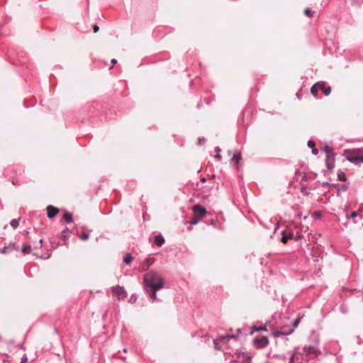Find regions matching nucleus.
I'll list each match as a JSON object with an SVG mask.
<instances>
[{
  "label": "nucleus",
  "mask_w": 363,
  "mask_h": 363,
  "mask_svg": "<svg viewBox=\"0 0 363 363\" xmlns=\"http://www.w3.org/2000/svg\"><path fill=\"white\" fill-rule=\"evenodd\" d=\"M164 286V279L157 272L151 270L144 275V288L152 301L157 300V291Z\"/></svg>",
  "instance_id": "1"
},
{
  "label": "nucleus",
  "mask_w": 363,
  "mask_h": 363,
  "mask_svg": "<svg viewBox=\"0 0 363 363\" xmlns=\"http://www.w3.org/2000/svg\"><path fill=\"white\" fill-rule=\"evenodd\" d=\"M298 348L294 349V352L291 354L289 363H303V361H307L309 359L316 357L320 354V352L316 347L305 346L303 350L305 357H302L301 359L299 360L298 357Z\"/></svg>",
  "instance_id": "2"
},
{
  "label": "nucleus",
  "mask_w": 363,
  "mask_h": 363,
  "mask_svg": "<svg viewBox=\"0 0 363 363\" xmlns=\"http://www.w3.org/2000/svg\"><path fill=\"white\" fill-rule=\"evenodd\" d=\"M343 156L354 164H359L363 163V147L357 149L345 150Z\"/></svg>",
  "instance_id": "3"
},
{
  "label": "nucleus",
  "mask_w": 363,
  "mask_h": 363,
  "mask_svg": "<svg viewBox=\"0 0 363 363\" xmlns=\"http://www.w3.org/2000/svg\"><path fill=\"white\" fill-rule=\"evenodd\" d=\"M193 217L190 221L191 225H196L207 214L206 209L200 204H196L192 207Z\"/></svg>",
  "instance_id": "4"
},
{
  "label": "nucleus",
  "mask_w": 363,
  "mask_h": 363,
  "mask_svg": "<svg viewBox=\"0 0 363 363\" xmlns=\"http://www.w3.org/2000/svg\"><path fill=\"white\" fill-rule=\"evenodd\" d=\"M113 295L117 298L118 300H123L127 297V292L125 289L120 286H113L111 288Z\"/></svg>",
  "instance_id": "5"
},
{
  "label": "nucleus",
  "mask_w": 363,
  "mask_h": 363,
  "mask_svg": "<svg viewBox=\"0 0 363 363\" xmlns=\"http://www.w3.org/2000/svg\"><path fill=\"white\" fill-rule=\"evenodd\" d=\"M254 344L257 348H264L269 345V340L266 336L257 337L254 339Z\"/></svg>",
  "instance_id": "6"
},
{
  "label": "nucleus",
  "mask_w": 363,
  "mask_h": 363,
  "mask_svg": "<svg viewBox=\"0 0 363 363\" xmlns=\"http://www.w3.org/2000/svg\"><path fill=\"white\" fill-rule=\"evenodd\" d=\"M234 336L233 335H221L218 337L216 340H214V345L215 347L217 350H220V347H218L219 343H225L228 341L230 338H233Z\"/></svg>",
  "instance_id": "7"
},
{
  "label": "nucleus",
  "mask_w": 363,
  "mask_h": 363,
  "mask_svg": "<svg viewBox=\"0 0 363 363\" xmlns=\"http://www.w3.org/2000/svg\"><path fill=\"white\" fill-rule=\"evenodd\" d=\"M335 155H326L325 164L329 170H332L335 167Z\"/></svg>",
  "instance_id": "8"
},
{
  "label": "nucleus",
  "mask_w": 363,
  "mask_h": 363,
  "mask_svg": "<svg viewBox=\"0 0 363 363\" xmlns=\"http://www.w3.org/2000/svg\"><path fill=\"white\" fill-rule=\"evenodd\" d=\"M47 216L49 218H53L55 216H56L59 213V208L52 206L49 205L47 206Z\"/></svg>",
  "instance_id": "9"
},
{
  "label": "nucleus",
  "mask_w": 363,
  "mask_h": 363,
  "mask_svg": "<svg viewBox=\"0 0 363 363\" xmlns=\"http://www.w3.org/2000/svg\"><path fill=\"white\" fill-rule=\"evenodd\" d=\"M320 86H323V82L315 83L311 89V92L315 97L318 96Z\"/></svg>",
  "instance_id": "10"
},
{
  "label": "nucleus",
  "mask_w": 363,
  "mask_h": 363,
  "mask_svg": "<svg viewBox=\"0 0 363 363\" xmlns=\"http://www.w3.org/2000/svg\"><path fill=\"white\" fill-rule=\"evenodd\" d=\"M294 332V329H289V331H281V330H274L272 331V335L274 337H279L281 335H290Z\"/></svg>",
  "instance_id": "11"
},
{
  "label": "nucleus",
  "mask_w": 363,
  "mask_h": 363,
  "mask_svg": "<svg viewBox=\"0 0 363 363\" xmlns=\"http://www.w3.org/2000/svg\"><path fill=\"white\" fill-rule=\"evenodd\" d=\"M292 236H293V235L291 233H286L285 231L283 232L281 242L283 243L286 244L289 240H291L292 238Z\"/></svg>",
  "instance_id": "12"
},
{
  "label": "nucleus",
  "mask_w": 363,
  "mask_h": 363,
  "mask_svg": "<svg viewBox=\"0 0 363 363\" xmlns=\"http://www.w3.org/2000/svg\"><path fill=\"white\" fill-rule=\"evenodd\" d=\"M154 242L156 245L160 247L164 243V239L161 235H159L155 237Z\"/></svg>",
  "instance_id": "13"
},
{
  "label": "nucleus",
  "mask_w": 363,
  "mask_h": 363,
  "mask_svg": "<svg viewBox=\"0 0 363 363\" xmlns=\"http://www.w3.org/2000/svg\"><path fill=\"white\" fill-rule=\"evenodd\" d=\"M241 159V154L240 152H236L233 156L232 162L234 163L235 165L238 167Z\"/></svg>",
  "instance_id": "14"
},
{
  "label": "nucleus",
  "mask_w": 363,
  "mask_h": 363,
  "mask_svg": "<svg viewBox=\"0 0 363 363\" xmlns=\"http://www.w3.org/2000/svg\"><path fill=\"white\" fill-rule=\"evenodd\" d=\"M90 231L91 230H84L81 233H78V236L81 240H86L89 238Z\"/></svg>",
  "instance_id": "15"
},
{
  "label": "nucleus",
  "mask_w": 363,
  "mask_h": 363,
  "mask_svg": "<svg viewBox=\"0 0 363 363\" xmlns=\"http://www.w3.org/2000/svg\"><path fill=\"white\" fill-rule=\"evenodd\" d=\"M63 219L67 223H71L73 222V218L72 215L66 211L63 215Z\"/></svg>",
  "instance_id": "16"
},
{
  "label": "nucleus",
  "mask_w": 363,
  "mask_h": 363,
  "mask_svg": "<svg viewBox=\"0 0 363 363\" xmlns=\"http://www.w3.org/2000/svg\"><path fill=\"white\" fill-rule=\"evenodd\" d=\"M320 91H322L325 95L328 96L330 94L331 91V89L330 86H326L325 84L323 82V86H320Z\"/></svg>",
  "instance_id": "17"
},
{
  "label": "nucleus",
  "mask_w": 363,
  "mask_h": 363,
  "mask_svg": "<svg viewBox=\"0 0 363 363\" xmlns=\"http://www.w3.org/2000/svg\"><path fill=\"white\" fill-rule=\"evenodd\" d=\"M323 150L324 151V152H325L326 155H335L334 153L333 147H331L330 146L325 145L323 148Z\"/></svg>",
  "instance_id": "18"
},
{
  "label": "nucleus",
  "mask_w": 363,
  "mask_h": 363,
  "mask_svg": "<svg viewBox=\"0 0 363 363\" xmlns=\"http://www.w3.org/2000/svg\"><path fill=\"white\" fill-rule=\"evenodd\" d=\"M267 325H262V326H253L252 328V333L255 331H267Z\"/></svg>",
  "instance_id": "19"
},
{
  "label": "nucleus",
  "mask_w": 363,
  "mask_h": 363,
  "mask_svg": "<svg viewBox=\"0 0 363 363\" xmlns=\"http://www.w3.org/2000/svg\"><path fill=\"white\" fill-rule=\"evenodd\" d=\"M22 252L24 254V255H27V254H29L31 251V247L30 245H27V244H24L22 246Z\"/></svg>",
  "instance_id": "20"
},
{
  "label": "nucleus",
  "mask_w": 363,
  "mask_h": 363,
  "mask_svg": "<svg viewBox=\"0 0 363 363\" xmlns=\"http://www.w3.org/2000/svg\"><path fill=\"white\" fill-rule=\"evenodd\" d=\"M133 261V257L132 255L130 254V253H127L125 257H124V259H123V262L126 264H130L131 263V262Z\"/></svg>",
  "instance_id": "21"
},
{
  "label": "nucleus",
  "mask_w": 363,
  "mask_h": 363,
  "mask_svg": "<svg viewBox=\"0 0 363 363\" xmlns=\"http://www.w3.org/2000/svg\"><path fill=\"white\" fill-rule=\"evenodd\" d=\"M337 177L338 179L342 182H345L347 180L346 174L342 171H339L337 172Z\"/></svg>",
  "instance_id": "22"
},
{
  "label": "nucleus",
  "mask_w": 363,
  "mask_h": 363,
  "mask_svg": "<svg viewBox=\"0 0 363 363\" xmlns=\"http://www.w3.org/2000/svg\"><path fill=\"white\" fill-rule=\"evenodd\" d=\"M10 225L12 228L16 229L19 225V221L18 219H13L11 221Z\"/></svg>",
  "instance_id": "23"
},
{
  "label": "nucleus",
  "mask_w": 363,
  "mask_h": 363,
  "mask_svg": "<svg viewBox=\"0 0 363 363\" xmlns=\"http://www.w3.org/2000/svg\"><path fill=\"white\" fill-rule=\"evenodd\" d=\"M69 233L68 228H65L62 232V238L65 240L67 239V235Z\"/></svg>",
  "instance_id": "24"
},
{
  "label": "nucleus",
  "mask_w": 363,
  "mask_h": 363,
  "mask_svg": "<svg viewBox=\"0 0 363 363\" xmlns=\"http://www.w3.org/2000/svg\"><path fill=\"white\" fill-rule=\"evenodd\" d=\"M358 216V213L356 211H353L352 212L350 215H347V218L349 219V218H356L357 216Z\"/></svg>",
  "instance_id": "25"
},
{
  "label": "nucleus",
  "mask_w": 363,
  "mask_h": 363,
  "mask_svg": "<svg viewBox=\"0 0 363 363\" xmlns=\"http://www.w3.org/2000/svg\"><path fill=\"white\" fill-rule=\"evenodd\" d=\"M308 146L311 149L314 148L315 147V143L313 140H309L308 142Z\"/></svg>",
  "instance_id": "26"
},
{
  "label": "nucleus",
  "mask_w": 363,
  "mask_h": 363,
  "mask_svg": "<svg viewBox=\"0 0 363 363\" xmlns=\"http://www.w3.org/2000/svg\"><path fill=\"white\" fill-rule=\"evenodd\" d=\"M10 247H4L1 249H0V253H2V254H6L7 253L9 250Z\"/></svg>",
  "instance_id": "27"
},
{
  "label": "nucleus",
  "mask_w": 363,
  "mask_h": 363,
  "mask_svg": "<svg viewBox=\"0 0 363 363\" xmlns=\"http://www.w3.org/2000/svg\"><path fill=\"white\" fill-rule=\"evenodd\" d=\"M305 13L306 16H308V17H311L312 16V14H313V11L312 10H311L310 9H306L305 10Z\"/></svg>",
  "instance_id": "28"
},
{
  "label": "nucleus",
  "mask_w": 363,
  "mask_h": 363,
  "mask_svg": "<svg viewBox=\"0 0 363 363\" xmlns=\"http://www.w3.org/2000/svg\"><path fill=\"white\" fill-rule=\"evenodd\" d=\"M300 323V318H297L295 320V321L293 323V328L294 330L295 328L298 327V324Z\"/></svg>",
  "instance_id": "29"
},
{
  "label": "nucleus",
  "mask_w": 363,
  "mask_h": 363,
  "mask_svg": "<svg viewBox=\"0 0 363 363\" xmlns=\"http://www.w3.org/2000/svg\"><path fill=\"white\" fill-rule=\"evenodd\" d=\"M0 358L3 363H10L9 361L7 359V356H1Z\"/></svg>",
  "instance_id": "30"
},
{
  "label": "nucleus",
  "mask_w": 363,
  "mask_h": 363,
  "mask_svg": "<svg viewBox=\"0 0 363 363\" xmlns=\"http://www.w3.org/2000/svg\"><path fill=\"white\" fill-rule=\"evenodd\" d=\"M312 153L315 155H318V150L315 147L314 148H312Z\"/></svg>",
  "instance_id": "31"
},
{
  "label": "nucleus",
  "mask_w": 363,
  "mask_h": 363,
  "mask_svg": "<svg viewBox=\"0 0 363 363\" xmlns=\"http://www.w3.org/2000/svg\"><path fill=\"white\" fill-rule=\"evenodd\" d=\"M99 30V27L97 26H94V32L96 33Z\"/></svg>",
  "instance_id": "32"
},
{
  "label": "nucleus",
  "mask_w": 363,
  "mask_h": 363,
  "mask_svg": "<svg viewBox=\"0 0 363 363\" xmlns=\"http://www.w3.org/2000/svg\"><path fill=\"white\" fill-rule=\"evenodd\" d=\"M314 214H315V216L316 217H320V212H315V213H314Z\"/></svg>",
  "instance_id": "33"
},
{
  "label": "nucleus",
  "mask_w": 363,
  "mask_h": 363,
  "mask_svg": "<svg viewBox=\"0 0 363 363\" xmlns=\"http://www.w3.org/2000/svg\"><path fill=\"white\" fill-rule=\"evenodd\" d=\"M111 62H112L113 64H116V60L113 59V60H111Z\"/></svg>",
  "instance_id": "34"
},
{
  "label": "nucleus",
  "mask_w": 363,
  "mask_h": 363,
  "mask_svg": "<svg viewBox=\"0 0 363 363\" xmlns=\"http://www.w3.org/2000/svg\"><path fill=\"white\" fill-rule=\"evenodd\" d=\"M216 157L218 158V159H220V155H216Z\"/></svg>",
  "instance_id": "35"
}]
</instances>
